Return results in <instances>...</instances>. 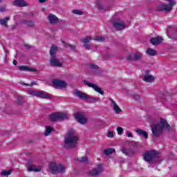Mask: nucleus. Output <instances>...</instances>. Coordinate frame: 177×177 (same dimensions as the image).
Masks as SVG:
<instances>
[{
	"mask_svg": "<svg viewBox=\"0 0 177 177\" xmlns=\"http://www.w3.org/2000/svg\"><path fill=\"white\" fill-rule=\"evenodd\" d=\"M78 136L75 135V131L71 129L65 135L64 149H75L78 145Z\"/></svg>",
	"mask_w": 177,
	"mask_h": 177,
	"instance_id": "nucleus-1",
	"label": "nucleus"
},
{
	"mask_svg": "<svg viewBox=\"0 0 177 177\" xmlns=\"http://www.w3.org/2000/svg\"><path fill=\"white\" fill-rule=\"evenodd\" d=\"M164 129H167L169 131H172L171 126L167 122V120L161 118L160 123L151 126L152 135H153L155 138H158V136L162 133Z\"/></svg>",
	"mask_w": 177,
	"mask_h": 177,
	"instance_id": "nucleus-2",
	"label": "nucleus"
},
{
	"mask_svg": "<svg viewBox=\"0 0 177 177\" xmlns=\"http://www.w3.org/2000/svg\"><path fill=\"white\" fill-rule=\"evenodd\" d=\"M145 161L149 164H158V152L154 149L147 151L143 154Z\"/></svg>",
	"mask_w": 177,
	"mask_h": 177,
	"instance_id": "nucleus-3",
	"label": "nucleus"
},
{
	"mask_svg": "<svg viewBox=\"0 0 177 177\" xmlns=\"http://www.w3.org/2000/svg\"><path fill=\"white\" fill-rule=\"evenodd\" d=\"M48 168L50 169V172H51L53 175H56L57 172H59V174H64V172H66V167H64V165H57L55 162L50 163Z\"/></svg>",
	"mask_w": 177,
	"mask_h": 177,
	"instance_id": "nucleus-4",
	"label": "nucleus"
},
{
	"mask_svg": "<svg viewBox=\"0 0 177 177\" xmlns=\"http://www.w3.org/2000/svg\"><path fill=\"white\" fill-rule=\"evenodd\" d=\"M73 95H76L77 97H80V99H89L88 102L90 103H97V102H100V97H88V95L85 93H82L80 91H76L75 93H73Z\"/></svg>",
	"mask_w": 177,
	"mask_h": 177,
	"instance_id": "nucleus-5",
	"label": "nucleus"
},
{
	"mask_svg": "<svg viewBox=\"0 0 177 177\" xmlns=\"http://www.w3.org/2000/svg\"><path fill=\"white\" fill-rule=\"evenodd\" d=\"M28 94L31 96H36V97H40L41 99H52V96H50V95L44 91L28 90Z\"/></svg>",
	"mask_w": 177,
	"mask_h": 177,
	"instance_id": "nucleus-6",
	"label": "nucleus"
},
{
	"mask_svg": "<svg viewBox=\"0 0 177 177\" xmlns=\"http://www.w3.org/2000/svg\"><path fill=\"white\" fill-rule=\"evenodd\" d=\"M169 2V5L167 4H161L158 6V10L163 11V12H171L172 10V8L176 5V3L174 1V0H165Z\"/></svg>",
	"mask_w": 177,
	"mask_h": 177,
	"instance_id": "nucleus-7",
	"label": "nucleus"
},
{
	"mask_svg": "<svg viewBox=\"0 0 177 177\" xmlns=\"http://www.w3.org/2000/svg\"><path fill=\"white\" fill-rule=\"evenodd\" d=\"M83 82L84 85H86V86H88V88H93V89H94L95 92H97V93H100V95H104V91H103V90H102V88L99 87V86L91 83L88 82V80H84Z\"/></svg>",
	"mask_w": 177,
	"mask_h": 177,
	"instance_id": "nucleus-8",
	"label": "nucleus"
},
{
	"mask_svg": "<svg viewBox=\"0 0 177 177\" xmlns=\"http://www.w3.org/2000/svg\"><path fill=\"white\" fill-rule=\"evenodd\" d=\"M103 171H104L103 169V165L102 164H98L97 165V168L90 170L88 174L91 176H97L100 175Z\"/></svg>",
	"mask_w": 177,
	"mask_h": 177,
	"instance_id": "nucleus-9",
	"label": "nucleus"
},
{
	"mask_svg": "<svg viewBox=\"0 0 177 177\" xmlns=\"http://www.w3.org/2000/svg\"><path fill=\"white\" fill-rule=\"evenodd\" d=\"M113 27L118 30V31H121V30H124L125 28V24L121 19H116L113 21Z\"/></svg>",
	"mask_w": 177,
	"mask_h": 177,
	"instance_id": "nucleus-10",
	"label": "nucleus"
},
{
	"mask_svg": "<svg viewBox=\"0 0 177 177\" xmlns=\"http://www.w3.org/2000/svg\"><path fill=\"white\" fill-rule=\"evenodd\" d=\"M75 118L79 122V124H86L88 122V120L86 118H85V115H84L82 113H80V112H77L75 114Z\"/></svg>",
	"mask_w": 177,
	"mask_h": 177,
	"instance_id": "nucleus-11",
	"label": "nucleus"
},
{
	"mask_svg": "<svg viewBox=\"0 0 177 177\" xmlns=\"http://www.w3.org/2000/svg\"><path fill=\"white\" fill-rule=\"evenodd\" d=\"M20 24L29 27L30 28H34L35 27V22L30 19H22L20 21Z\"/></svg>",
	"mask_w": 177,
	"mask_h": 177,
	"instance_id": "nucleus-12",
	"label": "nucleus"
},
{
	"mask_svg": "<svg viewBox=\"0 0 177 177\" xmlns=\"http://www.w3.org/2000/svg\"><path fill=\"white\" fill-rule=\"evenodd\" d=\"M14 6H17L18 8H24L26 6H29V4L27 3V1L24 0H15L12 2Z\"/></svg>",
	"mask_w": 177,
	"mask_h": 177,
	"instance_id": "nucleus-13",
	"label": "nucleus"
},
{
	"mask_svg": "<svg viewBox=\"0 0 177 177\" xmlns=\"http://www.w3.org/2000/svg\"><path fill=\"white\" fill-rule=\"evenodd\" d=\"M53 84L55 86V88H66V86H67V83L59 80H53Z\"/></svg>",
	"mask_w": 177,
	"mask_h": 177,
	"instance_id": "nucleus-14",
	"label": "nucleus"
},
{
	"mask_svg": "<svg viewBox=\"0 0 177 177\" xmlns=\"http://www.w3.org/2000/svg\"><path fill=\"white\" fill-rule=\"evenodd\" d=\"M50 64L53 67H62L63 66V63L60 62L58 59H56V57L50 58Z\"/></svg>",
	"mask_w": 177,
	"mask_h": 177,
	"instance_id": "nucleus-15",
	"label": "nucleus"
},
{
	"mask_svg": "<svg viewBox=\"0 0 177 177\" xmlns=\"http://www.w3.org/2000/svg\"><path fill=\"white\" fill-rule=\"evenodd\" d=\"M167 35L171 39H177V28L172 29V30H169Z\"/></svg>",
	"mask_w": 177,
	"mask_h": 177,
	"instance_id": "nucleus-16",
	"label": "nucleus"
},
{
	"mask_svg": "<svg viewBox=\"0 0 177 177\" xmlns=\"http://www.w3.org/2000/svg\"><path fill=\"white\" fill-rule=\"evenodd\" d=\"M19 70L21 71H30L32 73L38 71L35 68H30L28 66H19Z\"/></svg>",
	"mask_w": 177,
	"mask_h": 177,
	"instance_id": "nucleus-17",
	"label": "nucleus"
},
{
	"mask_svg": "<svg viewBox=\"0 0 177 177\" xmlns=\"http://www.w3.org/2000/svg\"><path fill=\"white\" fill-rule=\"evenodd\" d=\"M150 42L152 45H160L162 42V37H156L150 39Z\"/></svg>",
	"mask_w": 177,
	"mask_h": 177,
	"instance_id": "nucleus-18",
	"label": "nucleus"
},
{
	"mask_svg": "<svg viewBox=\"0 0 177 177\" xmlns=\"http://www.w3.org/2000/svg\"><path fill=\"white\" fill-rule=\"evenodd\" d=\"M58 50H59V48H57V46L55 45H52L49 51V53L51 57H56V55Z\"/></svg>",
	"mask_w": 177,
	"mask_h": 177,
	"instance_id": "nucleus-19",
	"label": "nucleus"
},
{
	"mask_svg": "<svg viewBox=\"0 0 177 177\" xmlns=\"http://www.w3.org/2000/svg\"><path fill=\"white\" fill-rule=\"evenodd\" d=\"M48 20L51 24H57L59 23V18L53 14H50L48 16Z\"/></svg>",
	"mask_w": 177,
	"mask_h": 177,
	"instance_id": "nucleus-20",
	"label": "nucleus"
},
{
	"mask_svg": "<svg viewBox=\"0 0 177 177\" xmlns=\"http://www.w3.org/2000/svg\"><path fill=\"white\" fill-rule=\"evenodd\" d=\"M143 57V55L142 54V53L139 52V51H136L134 53V55L133 56V62H138L139 60H142V58Z\"/></svg>",
	"mask_w": 177,
	"mask_h": 177,
	"instance_id": "nucleus-21",
	"label": "nucleus"
},
{
	"mask_svg": "<svg viewBox=\"0 0 177 177\" xmlns=\"http://www.w3.org/2000/svg\"><path fill=\"white\" fill-rule=\"evenodd\" d=\"M121 151L123 153V154H125V156H133L135 154V151L131 149H125L122 148L121 149Z\"/></svg>",
	"mask_w": 177,
	"mask_h": 177,
	"instance_id": "nucleus-22",
	"label": "nucleus"
},
{
	"mask_svg": "<svg viewBox=\"0 0 177 177\" xmlns=\"http://www.w3.org/2000/svg\"><path fill=\"white\" fill-rule=\"evenodd\" d=\"M41 169L42 168H41L39 166L36 167L35 165H30L28 167V172H32V171L34 172H41Z\"/></svg>",
	"mask_w": 177,
	"mask_h": 177,
	"instance_id": "nucleus-23",
	"label": "nucleus"
},
{
	"mask_svg": "<svg viewBox=\"0 0 177 177\" xmlns=\"http://www.w3.org/2000/svg\"><path fill=\"white\" fill-rule=\"evenodd\" d=\"M110 100H111L112 104H113V110L115 111L116 114H120V113H121V111H122V110H121L120 109V106H118V105H117V103H115V100H113L111 98H110Z\"/></svg>",
	"mask_w": 177,
	"mask_h": 177,
	"instance_id": "nucleus-24",
	"label": "nucleus"
},
{
	"mask_svg": "<svg viewBox=\"0 0 177 177\" xmlns=\"http://www.w3.org/2000/svg\"><path fill=\"white\" fill-rule=\"evenodd\" d=\"M136 131L138 135H139L140 136H143V138H145V139H147V138H149V134L147 133V131H145L140 129H137Z\"/></svg>",
	"mask_w": 177,
	"mask_h": 177,
	"instance_id": "nucleus-25",
	"label": "nucleus"
},
{
	"mask_svg": "<svg viewBox=\"0 0 177 177\" xmlns=\"http://www.w3.org/2000/svg\"><path fill=\"white\" fill-rule=\"evenodd\" d=\"M10 20L9 17H5L3 19H0L1 26H4V27H8V21Z\"/></svg>",
	"mask_w": 177,
	"mask_h": 177,
	"instance_id": "nucleus-26",
	"label": "nucleus"
},
{
	"mask_svg": "<svg viewBox=\"0 0 177 177\" xmlns=\"http://www.w3.org/2000/svg\"><path fill=\"white\" fill-rule=\"evenodd\" d=\"M147 55H149V56H156L157 55V50L153 49V48H148L146 51Z\"/></svg>",
	"mask_w": 177,
	"mask_h": 177,
	"instance_id": "nucleus-27",
	"label": "nucleus"
},
{
	"mask_svg": "<svg viewBox=\"0 0 177 177\" xmlns=\"http://www.w3.org/2000/svg\"><path fill=\"white\" fill-rule=\"evenodd\" d=\"M58 120L63 121V120H68V115L63 113H58Z\"/></svg>",
	"mask_w": 177,
	"mask_h": 177,
	"instance_id": "nucleus-28",
	"label": "nucleus"
},
{
	"mask_svg": "<svg viewBox=\"0 0 177 177\" xmlns=\"http://www.w3.org/2000/svg\"><path fill=\"white\" fill-rule=\"evenodd\" d=\"M113 153H115V149L114 148H109L104 151L105 156H110V154H113Z\"/></svg>",
	"mask_w": 177,
	"mask_h": 177,
	"instance_id": "nucleus-29",
	"label": "nucleus"
},
{
	"mask_svg": "<svg viewBox=\"0 0 177 177\" xmlns=\"http://www.w3.org/2000/svg\"><path fill=\"white\" fill-rule=\"evenodd\" d=\"M50 121H59V113H52L49 115Z\"/></svg>",
	"mask_w": 177,
	"mask_h": 177,
	"instance_id": "nucleus-30",
	"label": "nucleus"
},
{
	"mask_svg": "<svg viewBox=\"0 0 177 177\" xmlns=\"http://www.w3.org/2000/svg\"><path fill=\"white\" fill-rule=\"evenodd\" d=\"M143 80L145 81V82H151L154 81V77L153 75H145L143 78Z\"/></svg>",
	"mask_w": 177,
	"mask_h": 177,
	"instance_id": "nucleus-31",
	"label": "nucleus"
},
{
	"mask_svg": "<svg viewBox=\"0 0 177 177\" xmlns=\"http://www.w3.org/2000/svg\"><path fill=\"white\" fill-rule=\"evenodd\" d=\"M53 131V129H52V127H50V126H46V131L44 132V136H49V135H50V132H52Z\"/></svg>",
	"mask_w": 177,
	"mask_h": 177,
	"instance_id": "nucleus-32",
	"label": "nucleus"
},
{
	"mask_svg": "<svg viewBox=\"0 0 177 177\" xmlns=\"http://www.w3.org/2000/svg\"><path fill=\"white\" fill-rule=\"evenodd\" d=\"M90 68L92 70L95 71V74H97V73H99V67L97 65H96L95 64H90Z\"/></svg>",
	"mask_w": 177,
	"mask_h": 177,
	"instance_id": "nucleus-33",
	"label": "nucleus"
},
{
	"mask_svg": "<svg viewBox=\"0 0 177 177\" xmlns=\"http://www.w3.org/2000/svg\"><path fill=\"white\" fill-rule=\"evenodd\" d=\"M93 40L97 41V42H104L106 39L103 36H96Z\"/></svg>",
	"mask_w": 177,
	"mask_h": 177,
	"instance_id": "nucleus-34",
	"label": "nucleus"
},
{
	"mask_svg": "<svg viewBox=\"0 0 177 177\" xmlns=\"http://www.w3.org/2000/svg\"><path fill=\"white\" fill-rule=\"evenodd\" d=\"M80 41L83 44H89V42H91V41H92V38H91L89 37H86L84 38L81 39Z\"/></svg>",
	"mask_w": 177,
	"mask_h": 177,
	"instance_id": "nucleus-35",
	"label": "nucleus"
},
{
	"mask_svg": "<svg viewBox=\"0 0 177 177\" xmlns=\"http://www.w3.org/2000/svg\"><path fill=\"white\" fill-rule=\"evenodd\" d=\"M65 48H70L71 50H73V52H75V46L70 44L66 43L64 44Z\"/></svg>",
	"mask_w": 177,
	"mask_h": 177,
	"instance_id": "nucleus-36",
	"label": "nucleus"
},
{
	"mask_svg": "<svg viewBox=\"0 0 177 177\" xmlns=\"http://www.w3.org/2000/svg\"><path fill=\"white\" fill-rule=\"evenodd\" d=\"M129 145L130 146V147H134V149H138V147H139V145H138V143L133 141H130L129 142Z\"/></svg>",
	"mask_w": 177,
	"mask_h": 177,
	"instance_id": "nucleus-37",
	"label": "nucleus"
},
{
	"mask_svg": "<svg viewBox=\"0 0 177 177\" xmlns=\"http://www.w3.org/2000/svg\"><path fill=\"white\" fill-rule=\"evenodd\" d=\"M72 13H73L74 15H79L80 16H81V15H84V11L80 10H73L72 11Z\"/></svg>",
	"mask_w": 177,
	"mask_h": 177,
	"instance_id": "nucleus-38",
	"label": "nucleus"
},
{
	"mask_svg": "<svg viewBox=\"0 0 177 177\" xmlns=\"http://www.w3.org/2000/svg\"><path fill=\"white\" fill-rule=\"evenodd\" d=\"M131 97L134 99V100H140V95L137 93L132 94Z\"/></svg>",
	"mask_w": 177,
	"mask_h": 177,
	"instance_id": "nucleus-39",
	"label": "nucleus"
},
{
	"mask_svg": "<svg viewBox=\"0 0 177 177\" xmlns=\"http://www.w3.org/2000/svg\"><path fill=\"white\" fill-rule=\"evenodd\" d=\"M17 103L18 104H23V103H24V98H23L21 96L18 97Z\"/></svg>",
	"mask_w": 177,
	"mask_h": 177,
	"instance_id": "nucleus-40",
	"label": "nucleus"
},
{
	"mask_svg": "<svg viewBox=\"0 0 177 177\" xmlns=\"http://www.w3.org/2000/svg\"><path fill=\"white\" fill-rule=\"evenodd\" d=\"M80 162H88V157L83 156L79 160Z\"/></svg>",
	"mask_w": 177,
	"mask_h": 177,
	"instance_id": "nucleus-41",
	"label": "nucleus"
},
{
	"mask_svg": "<svg viewBox=\"0 0 177 177\" xmlns=\"http://www.w3.org/2000/svg\"><path fill=\"white\" fill-rule=\"evenodd\" d=\"M10 171H3L1 173V175H3V176H8V175H10Z\"/></svg>",
	"mask_w": 177,
	"mask_h": 177,
	"instance_id": "nucleus-42",
	"label": "nucleus"
},
{
	"mask_svg": "<svg viewBox=\"0 0 177 177\" xmlns=\"http://www.w3.org/2000/svg\"><path fill=\"white\" fill-rule=\"evenodd\" d=\"M117 131H118V135H122V132H124V129H122V127H120L117 128Z\"/></svg>",
	"mask_w": 177,
	"mask_h": 177,
	"instance_id": "nucleus-43",
	"label": "nucleus"
},
{
	"mask_svg": "<svg viewBox=\"0 0 177 177\" xmlns=\"http://www.w3.org/2000/svg\"><path fill=\"white\" fill-rule=\"evenodd\" d=\"M83 46L85 48V49H87V50H91L92 49L91 45L88 44H84Z\"/></svg>",
	"mask_w": 177,
	"mask_h": 177,
	"instance_id": "nucleus-44",
	"label": "nucleus"
},
{
	"mask_svg": "<svg viewBox=\"0 0 177 177\" xmlns=\"http://www.w3.org/2000/svg\"><path fill=\"white\" fill-rule=\"evenodd\" d=\"M107 136H108V138H113L114 133L112 131H109Z\"/></svg>",
	"mask_w": 177,
	"mask_h": 177,
	"instance_id": "nucleus-45",
	"label": "nucleus"
},
{
	"mask_svg": "<svg viewBox=\"0 0 177 177\" xmlns=\"http://www.w3.org/2000/svg\"><path fill=\"white\" fill-rule=\"evenodd\" d=\"M24 46H25L26 48V49H31V46H30L29 44H24Z\"/></svg>",
	"mask_w": 177,
	"mask_h": 177,
	"instance_id": "nucleus-46",
	"label": "nucleus"
},
{
	"mask_svg": "<svg viewBox=\"0 0 177 177\" xmlns=\"http://www.w3.org/2000/svg\"><path fill=\"white\" fill-rule=\"evenodd\" d=\"M133 57L131 56V55H129L127 56V60H131L132 62H133Z\"/></svg>",
	"mask_w": 177,
	"mask_h": 177,
	"instance_id": "nucleus-47",
	"label": "nucleus"
},
{
	"mask_svg": "<svg viewBox=\"0 0 177 177\" xmlns=\"http://www.w3.org/2000/svg\"><path fill=\"white\" fill-rule=\"evenodd\" d=\"M127 136H128L129 138H132V137H133L132 133H131V132H129V131H127Z\"/></svg>",
	"mask_w": 177,
	"mask_h": 177,
	"instance_id": "nucleus-48",
	"label": "nucleus"
},
{
	"mask_svg": "<svg viewBox=\"0 0 177 177\" xmlns=\"http://www.w3.org/2000/svg\"><path fill=\"white\" fill-rule=\"evenodd\" d=\"M12 63L15 66H17V61L16 59H14Z\"/></svg>",
	"mask_w": 177,
	"mask_h": 177,
	"instance_id": "nucleus-49",
	"label": "nucleus"
},
{
	"mask_svg": "<svg viewBox=\"0 0 177 177\" xmlns=\"http://www.w3.org/2000/svg\"><path fill=\"white\" fill-rule=\"evenodd\" d=\"M39 2L40 3H44V2H46V0H39Z\"/></svg>",
	"mask_w": 177,
	"mask_h": 177,
	"instance_id": "nucleus-50",
	"label": "nucleus"
},
{
	"mask_svg": "<svg viewBox=\"0 0 177 177\" xmlns=\"http://www.w3.org/2000/svg\"><path fill=\"white\" fill-rule=\"evenodd\" d=\"M30 164H32V160H28V165H30Z\"/></svg>",
	"mask_w": 177,
	"mask_h": 177,
	"instance_id": "nucleus-51",
	"label": "nucleus"
},
{
	"mask_svg": "<svg viewBox=\"0 0 177 177\" xmlns=\"http://www.w3.org/2000/svg\"><path fill=\"white\" fill-rule=\"evenodd\" d=\"M98 9H100V10H102V9H103V6L102 5L99 6Z\"/></svg>",
	"mask_w": 177,
	"mask_h": 177,
	"instance_id": "nucleus-52",
	"label": "nucleus"
},
{
	"mask_svg": "<svg viewBox=\"0 0 177 177\" xmlns=\"http://www.w3.org/2000/svg\"><path fill=\"white\" fill-rule=\"evenodd\" d=\"M31 85H37V83L35 82H32Z\"/></svg>",
	"mask_w": 177,
	"mask_h": 177,
	"instance_id": "nucleus-53",
	"label": "nucleus"
},
{
	"mask_svg": "<svg viewBox=\"0 0 177 177\" xmlns=\"http://www.w3.org/2000/svg\"><path fill=\"white\" fill-rule=\"evenodd\" d=\"M21 85H26V86H28L29 85L26 83H21Z\"/></svg>",
	"mask_w": 177,
	"mask_h": 177,
	"instance_id": "nucleus-54",
	"label": "nucleus"
},
{
	"mask_svg": "<svg viewBox=\"0 0 177 177\" xmlns=\"http://www.w3.org/2000/svg\"><path fill=\"white\" fill-rule=\"evenodd\" d=\"M1 12H3L5 10V8H0Z\"/></svg>",
	"mask_w": 177,
	"mask_h": 177,
	"instance_id": "nucleus-55",
	"label": "nucleus"
},
{
	"mask_svg": "<svg viewBox=\"0 0 177 177\" xmlns=\"http://www.w3.org/2000/svg\"><path fill=\"white\" fill-rule=\"evenodd\" d=\"M147 74H149V71H147Z\"/></svg>",
	"mask_w": 177,
	"mask_h": 177,
	"instance_id": "nucleus-56",
	"label": "nucleus"
},
{
	"mask_svg": "<svg viewBox=\"0 0 177 177\" xmlns=\"http://www.w3.org/2000/svg\"><path fill=\"white\" fill-rule=\"evenodd\" d=\"M6 53H8V50H6Z\"/></svg>",
	"mask_w": 177,
	"mask_h": 177,
	"instance_id": "nucleus-57",
	"label": "nucleus"
},
{
	"mask_svg": "<svg viewBox=\"0 0 177 177\" xmlns=\"http://www.w3.org/2000/svg\"><path fill=\"white\" fill-rule=\"evenodd\" d=\"M0 2H2V0H0Z\"/></svg>",
	"mask_w": 177,
	"mask_h": 177,
	"instance_id": "nucleus-58",
	"label": "nucleus"
}]
</instances>
